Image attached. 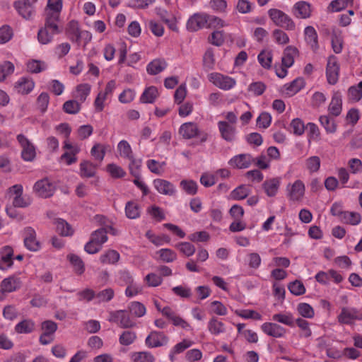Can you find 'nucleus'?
<instances>
[{"label":"nucleus","mask_w":362,"mask_h":362,"mask_svg":"<svg viewBox=\"0 0 362 362\" xmlns=\"http://www.w3.org/2000/svg\"><path fill=\"white\" fill-rule=\"evenodd\" d=\"M268 15L272 22L286 30H294L296 25L293 21L284 12L277 8H270Z\"/></svg>","instance_id":"f257e3e1"},{"label":"nucleus","mask_w":362,"mask_h":362,"mask_svg":"<svg viewBox=\"0 0 362 362\" xmlns=\"http://www.w3.org/2000/svg\"><path fill=\"white\" fill-rule=\"evenodd\" d=\"M56 189L54 182L48 177L36 181L33 187V193L41 198L47 199L53 196Z\"/></svg>","instance_id":"f03ea898"},{"label":"nucleus","mask_w":362,"mask_h":362,"mask_svg":"<svg viewBox=\"0 0 362 362\" xmlns=\"http://www.w3.org/2000/svg\"><path fill=\"white\" fill-rule=\"evenodd\" d=\"M207 78L214 86L223 90L233 89L237 83L235 78L218 72L208 74Z\"/></svg>","instance_id":"7ed1b4c3"},{"label":"nucleus","mask_w":362,"mask_h":362,"mask_svg":"<svg viewBox=\"0 0 362 362\" xmlns=\"http://www.w3.org/2000/svg\"><path fill=\"white\" fill-rule=\"evenodd\" d=\"M338 322L343 325H352L355 321H362V309L354 307H342L337 316Z\"/></svg>","instance_id":"20e7f679"},{"label":"nucleus","mask_w":362,"mask_h":362,"mask_svg":"<svg viewBox=\"0 0 362 362\" xmlns=\"http://www.w3.org/2000/svg\"><path fill=\"white\" fill-rule=\"evenodd\" d=\"M305 184L300 180H296L286 186L287 197L291 202H300L305 196Z\"/></svg>","instance_id":"39448f33"},{"label":"nucleus","mask_w":362,"mask_h":362,"mask_svg":"<svg viewBox=\"0 0 362 362\" xmlns=\"http://www.w3.org/2000/svg\"><path fill=\"white\" fill-rule=\"evenodd\" d=\"M17 140L22 148V158L25 161H33L36 156V148L34 144L23 134H18Z\"/></svg>","instance_id":"423d86ee"},{"label":"nucleus","mask_w":362,"mask_h":362,"mask_svg":"<svg viewBox=\"0 0 362 362\" xmlns=\"http://www.w3.org/2000/svg\"><path fill=\"white\" fill-rule=\"evenodd\" d=\"M339 76V64L337 58L334 55H330L327 59L326 68V76L327 81L331 85L337 83Z\"/></svg>","instance_id":"0eeeda50"},{"label":"nucleus","mask_w":362,"mask_h":362,"mask_svg":"<svg viewBox=\"0 0 362 362\" xmlns=\"http://www.w3.org/2000/svg\"><path fill=\"white\" fill-rule=\"evenodd\" d=\"M21 286V279L16 276H10L4 279L0 285V301L5 298L6 293L16 291L20 288Z\"/></svg>","instance_id":"6e6552de"},{"label":"nucleus","mask_w":362,"mask_h":362,"mask_svg":"<svg viewBox=\"0 0 362 362\" xmlns=\"http://www.w3.org/2000/svg\"><path fill=\"white\" fill-rule=\"evenodd\" d=\"M108 320L118 324L122 328H129L134 325V322L124 310L111 312Z\"/></svg>","instance_id":"1a4fd4ad"},{"label":"nucleus","mask_w":362,"mask_h":362,"mask_svg":"<svg viewBox=\"0 0 362 362\" xmlns=\"http://www.w3.org/2000/svg\"><path fill=\"white\" fill-rule=\"evenodd\" d=\"M207 13L204 12L195 13L187 21V28L191 32L197 31L206 27Z\"/></svg>","instance_id":"9d476101"},{"label":"nucleus","mask_w":362,"mask_h":362,"mask_svg":"<svg viewBox=\"0 0 362 362\" xmlns=\"http://www.w3.org/2000/svg\"><path fill=\"white\" fill-rule=\"evenodd\" d=\"M66 33L72 40L78 41L81 37H83L86 44L92 39L91 34L88 31H81L77 21H71L69 23L66 28Z\"/></svg>","instance_id":"9b49d317"},{"label":"nucleus","mask_w":362,"mask_h":362,"mask_svg":"<svg viewBox=\"0 0 362 362\" xmlns=\"http://www.w3.org/2000/svg\"><path fill=\"white\" fill-rule=\"evenodd\" d=\"M153 185L160 194L173 197L177 194L176 187L168 180L160 178L155 179Z\"/></svg>","instance_id":"f8f14e48"},{"label":"nucleus","mask_w":362,"mask_h":362,"mask_svg":"<svg viewBox=\"0 0 362 362\" xmlns=\"http://www.w3.org/2000/svg\"><path fill=\"white\" fill-rule=\"evenodd\" d=\"M13 7L18 13L26 20H30L35 13V4L25 0L15 1Z\"/></svg>","instance_id":"ddd939ff"},{"label":"nucleus","mask_w":362,"mask_h":362,"mask_svg":"<svg viewBox=\"0 0 362 362\" xmlns=\"http://www.w3.org/2000/svg\"><path fill=\"white\" fill-rule=\"evenodd\" d=\"M168 341V337L163 332L153 331L146 338L145 343L148 348H156L167 345Z\"/></svg>","instance_id":"4468645a"},{"label":"nucleus","mask_w":362,"mask_h":362,"mask_svg":"<svg viewBox=\"0 0 362 362\" xmlns=\"http://www.w3.org/2000/svg\"><path fill=\"white\" fill-rule=\"evenodd\" d=\"M13 250L10 246H4L0 248V270L6 271L10 269L13 264Z\"/></svg>","instance_id":"2eb2a0df"},{"label":"nucleus","mask_w":362,"mask_h":362,"mask_svg":"<svg viewBox=\"0 0 362 362\" xmlns=\"http://www.w3.org/2000/svg\"><path fill=\"white\" fill-rule=\"evenodd\" d=\"M262 331L267 335L274 338L283 337L286 334V329L274 322H264L261 325Z\"/></svg>","instance_id":"dca6fc26"},{"label":"nucleus","mask_w":362,"mask_h":362,"mask_svg":"<svg viewBox=\"0 0 362 362\" xmlns=\"http://www.w3.org/2000/svg\"><path fill=\"white\" fill-rule=\"evenodd\" d=\"M24 245L30 251H37L40 248L39 242L36 240V233L31 227L24 229Z\"/></svg>","instance_id":"f3484780"},{"label":"nucleus","mask_w":362,"mask_h":362,"mask_svg":"<svg viewBox=\"0 0 362 362\" xmlns=\"http://www.w3.org/2000/svg\"><path fill=\"white\" fill-rule=\"evenodd\" d=\"M253 161L250 154L242 153L233 156L229 160V165L235 168L244 169L249 168Z\"/></svg>","instance_id":"a211bd4d"},{"label":"nucleus","mask_w":362,"mask_h":362,"mask_svg":"<svg viewBox=\"0 0 362 362\" xmlns=\"http://www.w3.org/2000/svg\"><path fill=\"white\" fill-rule=\"evenodd\" d=\"M305 85V83L303 78H297L292 82L285 84L283 87L282 93L288 97H291L303 88Z\"/></svg>","instance_id":"6ab92c4d"},{"label":"nucleus","mask_w":362,"mask_h":362,"mask_svg":"<svg viewBox=\"0 0 362 362\" xmlns=\"http://www.w3.org/2000/svg\"><path fill=\"white\" fill-rule=\"evenodd\" d=\"M35 87V83L31 78L21 77L14 85L15 90L21 94L25 95L30 93Z\"/></svg>","instance_id":"aec40b11"},{"label":"nucleus","mask_w":362,"mask_h":362,"mask_svg":"<svg viewBox=\"0 0 362 362\" xmlns=\"http://www.w3.org/2000/svg\"><path fill=\"white\" fill-rule=\"evenodd\" d=\"M219 132L222 138L227 141H233L235 139L236 130L235 126L228 122H219L218 123Z\"/></svg>","instance_id":"412c9836"},{"label":"nucleus","mask_w":362,"mask_h":362,"mask_svg":"<svg viewBox=\"0 0 362 362\" xmlns=\"http://www.w3.org/2000/svg\"><path fill=\"white\" fill-rule=\"evenodd\" d=\"M304 37L306 43L313 51L316 52L319 49L318 36L314 27L307 26L305 28Z\"/></svg>","instance_id":"4be33fe9"},{"label":"nucleus","mask_w":362,"mask_h":362,"mask_svg":"<svg viewBox=\"0 0 362 362\" xmlns=\"http://www.w3.org/2000/svg\"><path fill=\"white\" fill-rule=\"evenodd\" d=\"M97 165L89 160H84L79 165V175L83 178L93 177L96 174Z\"/></svg>","instance_id":"5701e85b"},{"label":"nucleus","mask_w":362,"mask_h":362,"mask_svg":"<svg viewBox=\"0 0 362 362\" xmlns=\"http://www.w3.org/2000/svg\"><path fill=\"white\" fill-rule=\"evenodd\" d=\"M91 86L89 83H81L78 85L73 92V97L79 103H83L89 95Z\"/></svg>","instance_id":"b1692460"},{"label":"nucleus","mask_w":362,"mask_h":362,"mask_svg":"<svg viewBox=\"0 0 362 362\" xmlns=\"http://www.w3.org/2000/svg\"><path fill=\"white\" fill-rule=\"evenodd\" d=\"M207 328L209 332L215 336L226 332V328L223 322L220 321L217 317H212L208 322Z\"/></svg>","instance_id":"393cba45"},{"label":"nucleus","mask_w":362,"mask_h":362,"mask_svg":"<svg viewBox=\"0 0 362 362\" xmlns=\"http://www.w3.org/2000/svg\"><path fill=\"white\" fill-rule=\"evenodd\" d=\"M332 48L334 53L339 54L342 52L344 40L341 32L338 29H332L331 35Z\"/></svg>","instance_id":"a878e982"},{"label":"nucleus","mask_w":362,"mask_h":362,"mask_svg":"<svg viewBox=\"0 0 362 362\" xmlns=\"http://www.w3.org/2000/svg\"><path fill=\"white\" fill-rule=\"evenodd\" d=\"M59 16L51 13H45V25L44 27L49 29L54 33H61L59 27Z\"/></svg>","instance_id":"bb28decb"},{"label":"nucleus","mask_w":362,"mask_h":362,"mask_svg":"<svg viewBox=\"0 0 362 362\" xmlns=\"http://www.w3.org/2000/svg\"><path fill=\"white\" fill-rule=\"evenodd\" d=\"M156 14L160 18V19L165 22L169 28L173 31L178 30L176 19L173 16H170L168 12L162 8H156L155 9Z\"/></svg>","instance_id":"cd10ccee"},{"label":"nucleus","mask_w":362,"mask_h":362,"mask_svg":"<svg viewBox=\"0 0 362 362\" xmlns=\"http://www.w3.org/2000/svg\"><path fill=\"white\" fill-rule=\"evenodd\" d=\"M245 264L250 269L257 270L262 264V257L257 252H249L245 258Z\"/></svg>","instance_id":"c85d7f7f"},{"label":"nucleus","mask_w":362,"mask_h":362,"mask_svg":"<svg viewBox=\"0 0 362 362\" xmlns=\"http://www.w3.org/2000/svg\"><path fill=\"white\" fill-rule=\"evenodd\" d=\"M159 93L156 86L146 87L140 96V102L142 103H153L158 98Z\"/></svg>","instance_id":"c756f323"},{"label":"nucleus","mask_w":362,"mask_h":362,"mask_svg":"<svg viewBox=\"0 0 362 362\" xmlns=\"http://www.w3.org/2000/svg\"><path fill=\"white\" fill-rule=\"evenodd\" d=\"M310 6L305 1H299L293 6V13L297 18H307L310 16Z\"/></svg>","instance_id":"7c9ffc66"},{"label":"nucleus","mask_w":362,"mask_h":362,"mask_svg":"<svg viewBox=\"0 0 362 362\" xmlns=\"http://www.w3.org/2000/svg\"><path fill=\"white\" fill-rule=\"evenodd\" d=\"M167 67V63L164 59H156L149 62L146 66V71L150 75H156Z\"/></svg>","instance_id":"2f4dec72"},{"label":"nucleus","mask_w":362,"mask_h":362,"mask_svg":"<svg viewBox=\"0 0 362 362\" xmlns=\"http://www.w3.org/2000/svg\"><path fill=\"white\" fill-rule=\"evenodd\" d=\"M125 215L129 219H136L140 217L141 206L134 201H129L126 203Z\"/></svg>","instance_id":"473e14b6"},{"label":"nucleus","mask_w":362,"mask_h":362,"mask_svg":"<svg viewBox=\"0 0 362 362\" xmlns=\"http://www.w3.org/2000/svg\"><path fill=\"white\" fill-rule=\"evenodd\" d=\"M298 54V49L292 46L287 47L281 59V64L286 67H291L294 63V57Z\"/></svg>","instance_id":"72a5a7b5"},{"label":"nucleus","mask_w":362,"mask_h":362,"mask_svg":"<svg viewBox=\"0 0 362 362\" xmlns=\"http://www.w3.org/2000/svg\"><path fill=\"white\" fill-rule=\"evenodd\" d=\"M179 132L185 139H189L198 134V128L195 124L187 122L181 125Z\"/></svg>","instance_id":"f704fd0d"},{"label":"nucleus","mask_w":362,"mask_h":362,"mask_svg":"<svg viewBox=\"0 0 362 362\" xmlns=\"http://www.w3.org/2000/svg\"><path fill=\"white\" fill-rule=\"evenodd\" d=\"M280 186L279 178H272L266 180L263 184L265 193L269 197H274L276 194Z\"/></svg>","instance_id":"c9c22d12"},{"label":"nucleus","mask_w":362,"mask_h":362,"mask_svg":"<svg viewBox=\"0 0 362 362\" xmlns=\"http://www.w3.org/2000/svg\"><path fill=\"white\" fill-rule=\"evenodd\" d=\"M57 231L62 236H70L74 234L71 226L64 219L57 218L54 221Z\"/></svg>","instance_id":"e433bc0d"},{"label":"nucleus","mask_w":362,"mask_h":362,"mask_svg":"<svg viewBox=\"0 0 362 362\" xmlns=\"http://www.w3.org/2000/svg\"><path fill=\"white\" fill-rule=\"evenodd\" d=\"M120 255L115 250H108L100 257V261L103 264H114L119 259Z\"/></svg>","instance_id":"4c0bfd02"},{"label":"nucleus","mask_w":362,"mask_h":362,"mask_svg":"<svg viewBox=\"0 0 362 362\" xmlns=\"http://www.w3.org/2000/svg\"><path fill=\"white\" fill-rule=\"evenodd\" d=\"M250 193L251 188L250 186L241 185L230 192V197L234 200H242L246 198Z\"/></svg>","instance_id":"58836bf2"},{"label":"nucleus","mask_w":362,"mask_h":362,"mask_svg":"<svg viewBox=\"0 0 362 362\" xmlns=\"http://www.w3.org/2000/svg\"><path fill=\"white\" fill-rule=\"evenodd\" d=\"M57 34L59 33L52 32L49 29L42 27L37 33L38 42L42 45H47L52 41L54 36Z\"/></svg>","instance_id":"ea45409f"},{"label":"nucleus","mask_w":362,"mask_h":362,"mask_svg":"<svg viewBox=\"0 0 362 362\" xmlns=\"http://www.w3.org/2000/svg\"><path fill=\"white\" fill-rule=\"evenodd\" d=\"M334 115H322L319 119L321 124L325 127L326 131L329 133L334 132L337 129Z\"/></svg>","instance_id":"a19ab883"},{"label":"nucleus","mask_w":362,"mask_h":362,"mask_svg":"<svg viewBox=\"0 0 362 362\" xmlns=\"http://www.w3.org/2000/svg\"><path fill=\"white\" fill-rule=\"evenodd\" d=\"M35 326L32 320H24L15 326V331L18 334H28L35 329Z\"/></svg>","instance_id":"79ce46f5"},{"label":"nucleus","mask_w":362,"mask_h":362,"mask_svg":"<svg viewBox=\"0 0 362 362\" xmlns=\"http://www.w3.org/2000/svg\"><path fill=\"white\" fill-rule=\"evenodd\" d=\"M180 187L188 195H194L197 193L198 185L192 180H181Z\"/></svg>","instance_id":"37998d69"},{"label":"nucleus","mask_w":362,"mask_h":362,"mask_svg":"<svg viewBox=\"0 0 362 362\" xmlns=\"http://www.w3.org/2000/svg\"><path fill=\"white\" fill-rule=\"evenodd\" d=\"M255 8V5L250 0H238L235 6V9L240 14H247L251 13Z\"/></svg>","instance_id":"c03bdc74"},{"label":"nucleus","mask_w":362,"mask_h":362,"mask_svg":"<svg viewBox=\"0 0 362 362\" xmlns=\"http://www.w3.org/2000/svg\"><path fill=\"white\" fill-rule=\"evenodd\" d=\"M272 320L291 327L295 324L293 315L290 313L274 314L272 316Z\"/></svg>","instance_id":"a18cd8bd"},{"label":"nucleus","mask_w":362,"mask_h":362,"mask_svg":"<svg viewBox=\"0 0 362 362\" xmlns=\"http://www.w3.org/2000/svg\"><path fill=\"white\" fill-rule=\"evenodd\" d=\"M28 71L33 74H37L47 69V66L45 62L40 60H30L26 64Z\"/></svg>","instance_id":"49530a36"},{"label":"nucleus","mask_w":362,"mask_h":362,"mask_svg":"<svg viewBox=\"0 0 362 362\" xmlns=\"http://www.w3.org/2000/svg\"><path fill=\"white\" fill-rule=\"evenodd\" d=\"M159 259L165 263L173 262L177 259V254L175 251L169 248H162L157 251Z\"/></svg>","instance_id":"de8ad7c7"},{"label":"nucleus","mask_w":362,"mask_h":362,"mask_svg":"<svg viewBox=\"0 0 362 362\" xmlns=\"http://www.w3.org/2000/svg\"><path fill=\"white\" fill-rule=\"evenodd\" d=\"M107 147V145L96 143L92 147L90 154L96 160L101 162L104 159Z\"/></svg>","instance_id":"09e8293b"},{"label":"nucleus","mask_w":362,"mask_h":362,"mask_svg":"<svg viewBox=\"0 0 362 362\" xmlns=\"http://www.w3.org/2000/svg\"><path fill=\"white\" fill-rule=\"evenodd\" d=\"M131 358L134 362H154V356L148 351H138L132 353Z\"/></svg>","instance_id":"8fccbe9b"},{"label":"nucleus","mask_w":362,"mask_h":362,"mask_svg":"<svg viewBox=\"0 0 362 362\" xmlns=\"http://www.w3.org/2000/svg\"><path fill=\"white\" fill-rule=\"evenodd\" d=\"M320 158L317 156H310L305 160V168L310 173L317 172L320 168Z\"/></svg>","instance_id":"3c124183"},{"label":"nucleus","mask_w":362,"mask_h":362,"mask_svg":"<svg viewBox=\"0 0 362 362\" xmlns=\"http://www.w3.org/2000/svg\"><path fill=\"white\" fill-rule=\"evenodd\" d=\"M341 106L342 99L341 94L339 93H334L329 106L330 113H340L341 111Z\"/></svg>","instance_id":"603ef678"},{"label":"nucleus","mask_w":362,"mask_h":362,"mask_svg":"<svg viewBox=\"0 0 362 362\" xmlns=\"http://www.w3.org/2000/svg\"><path fill=\"white\" fill-rule=\"evenodd\" d=\"M295 322L301 331L300 333V337L308 338L312 335L310 323L307 320L299 317L295 320Z\"/></svg>","instance_id":"864d4df0"},{"label":"nucleus","mask_w":362,"mask_h":362,"mask_svg":"<svg viewBox=\"0 0 362 362\" xmlns=\"http://www.w3.org/2000/svg\"><path fill=\"white\" fill-rule=\"evenodd\" d=\"M128 309L131 315L136 317H141L146 313L145 306L142 303L137 301L132 302L129 305Z\"/></svg>","instance_id":"5fc2aeb1"},{"label":"nucleus","mask_w":362,"mask_h":362,"mask_svg":"<svg viewBox=\"0 0 362 362\" xmlns=\"http://www.w3.org/2000/svg\"><path fill=\"white\" fill-rule=\"evenodd\" d=\"M227 25L228 24L226 23V21L220 17L207 13L206 28L216 29L221 28Z\"/></svg>","instance_id":"6e6d98bb"},{"label":"nucleus","mask_w":362,"mask_h":362,"mask_svg":"<svg viewBox=\"0 0 362 362\" xmlns=\"http://www.w3.org/2000/svg\"><path fill=\"white\" fill-rule=\"evenodd\" d=\"M297 311L303 317L312 319L315 316L313 307L306 303H300L297 305Z\"/></svg>","instance_id":"4d7b16f0"},{"label":"nucleus","mask_w":362,"mask_h":362,"mask_svg":"<svg viewBox=\"0 0 362 362\" xmlns=\"http://www.w3.org/2000/svg\"><path fill=\"white\" fill-rule=\"evenodd\" d=\"M259 63L264 69H269L272 66V53L269 50H262L257 56Z\"/></svg>","instance_id":"13d9d810"},{"label":"nucleus","mask_w":362,"mask_h":362,"mask_svg":"<svg viewBox=\"0 0 362 362\" xmlns=\"http://www.w3.org/2000/svg\"><path fill=\"white\" fill-rule=\"evenodd\" d=\"M127 159L129 160V169L130 174L134 177L140 176V168L142 163L141 159L135 158L134 156Z\"/></svg>","instance_id":"bf43d9fd"},{"label":"nucleus","mask_w":362,"mask_h":362,"mask_svg":"<svg viewBox=\"0 0 362 362\" xmlns=\"http://www.w3.org/2000/svg\"><path fill=\"white\" fill-rule=\"evenodd\" d=\"M117 151L119 156L124 158L134 156L131 146L126 140H122L118 143Z\"/></svg>","instance_id":"052dcab7"},{"label":"nucleus","mask_w":362,"mask_h":362,"mask_svg":"<svg viewBox=\"0 0 362 362\" xmlns=\"http://www.w3.org/2000/svg\"><path fill=\"white\" fill-rule=\"evenodd\" d=\"M62 9V0H48L45 13L60 15Z\"/></svg>","instance_id":"680f3d73"},{"label":"nucleus","mask_w":362,"mask_h":362,"mask_svg":"<svg viewBox=\"0 0 362 362\" xmlns=\"http://www.w3.org/2000/svg\"><path fill=\"white\" fill-rule=\"evenodd\" d=\"M136 339V334L134 331H124L119 337V343L123 346H129L133 344Z\"/></svg>","instance_id":"e2e57ef3"},{"label":"nucleus","mask_w":362,"mask_h":362,"mask_svg":"<svg viewBox=\"0 0 362 362\" xmlns=\"http://www.w3.org/2000/svg\"><path fill=\"white\" fill-rule=\"evenodd\" d=\"M67 258L74 267V270L77 274H81L84 272V264L78 256L74 254H70L67 256Z\"/></svg>","instance_id":"0e129e2a"},{"label":"nucleus","mask_w":362,"mask_h":362,"mask_svg":"<svg viewBox=\"0 0 362 362\" xmlns=\"http://www.w3.org/2000/svg\"><path fill=\"white\" fill-rule=\"evenodd\" d=\"M15 70L13 63L6 61L0 64V82L4 81L6 78L12 74Z\"/></svg>","instance_id":"69168bd1"},{"label":"nucleus","mask_w":362,"mask_h":362,"mask_svg":"<svg viewBox=\"0 0 362 362\" xmlns=\"http://www.w3.org/2000/svg\"><path fill=\"white\" fill-rule=\"evenodd\" d=\"M115 296V291L111 288H107L100 291L95 294V298L98 303H105L110 301Z\"/></svg>","instance_id":"338daca9"},{"label":"nucleus","mask_w":362,"mask_h":362,"mask_svg":"<svg viewBox=\"0 0 362 362\" xmlns=\"http://www.w3.org/2000/svg\"><path fill=\"white\" fill-rule=\"evenodd\" d=\"M349 100L358 101L362 98V81L356 86H351L348 91Z\"/></svg>","instance_id":"774afa93"}]
</instances>
